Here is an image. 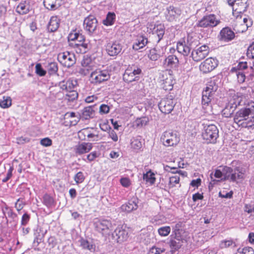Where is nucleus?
Masks as SVG:
<instances>
[{
    "label": "nucleus",
    "instance_id": "nucleus-1",
    "mask_svg": "<svg viewBox=\"0 0 254 254\" xmlns=\"http://www.w3.org/2000/svg\"><path fill=\"white\" fill-rule=\"evenodd\" d=\"M234 122L239 127H247L254 120V102L238 110L233 116Z\"/></svg>",
    "mask_w": 254,
    "mask_h": 254
},
{
    "label": "nucleus",
    "instance_id": "nucleus-2",
    "mask_svg": "<svg viewBox=\"0 0 254 254\" xmlns=\"http://www.w3.org/2000/svg\"><path fill=\"white\" fill-rule=\"evenodd\" d=\"M218 89V85L215 80H211L206 84V86L202 92L201 104L203 109L210 108L211 101L213 95Z\"/></svg>",
    "mask_w": 254,
    "mask_h": 254
},
{
    "label": "nucleus",
    "instance_id": "nucleus-3",
    "mask_svg": "<svg viewBox=\"0 0 254 254\" xmlns=\"http://www.w3.org/2000/svg\"><path fill=\"white\" fill-rule=\"evenodd\" d=\"M218 129L215 125H209L204 127L202 136L203 139L207 140L208 142L215 143L218 137Z\"/></svg>",
    "mask_w": 254,
    "mask_h": 254
},
{
    "label": "nucleus",
    "instance_id": "nucleus-4",
    "mask_svg": "<svg viewBox=\"0 0 254 254\" xmlns=\"http://www.w3.org/2000/svg\"><path fill=\"white\" fill-rule=\"evenodd\" d=\"M179 225H176L174 230V237L170 240L169 245L171 249V252L174 254L176 251L178 250L182 246L184 243V239L181 235L180 231L179 229Z\"/></svg>",
    "mask_w": 254,
    "mask_h": 254
},
{
    "label": "nucleus",
    "instance_id": "nucleus-5",
    "mask_svg": "<svg viewBox=\"0 0 254 254\" xmlns=\"http://www.w3.org/2000/svg\"><path fill=\"white\" fill-rule=\"evenodd\" d=\"M161 140L166 146H173L179 142L180 138L177 132L168 130L165 131L162 134Z\"/></svg>",
    "mask_w": 254,
    "mask_h": 254
},
{
    "label": "nucleus",
    "instance_id": "nucleus-6",
    "mask_svg": "<svg viewBox=\"0 0 254 254\" xmlns=\"http://www.w3.org/2000/svg\"><path fill=\"white\" fill-rule=\"evenodd\" d=\"M220 23L219 20L217 19L216 17L214 14H209L203 16L196 24V26L198 27H214L216 26Z\"/></svg>",
    "mask_w": 254,
    "mask_h": 254
},
{
    "label": "nucleus",
    "instance_id": "nucleus-7",
    "mask_svg": "<svg viewBox=\"0 0 254 254\" xmlns=\"http://www.w3.org/2000/svg\"><path fill=\"white\" fill-rule=\"evenodd\" d=\"M58 61L64 66L70 67L76 62L75 55L68 51L60 53L58 56Z\"/></svg>",
    "mask_w": 254,
    "mask_h": 254
},
{
    "label": "nucleus",
    "instance_id": "nucleus-8",
    "mask_svg": "<svg viewBox=\"0 0 254 254\" xmlns=\"http://www.w3.org/2000/svg\"><path fill=\"white\" fill-rule=\"evenodd\" d=\"M94 225L96 230L103 235L109 234L112 226L111 221L107 219H96Z\"/></svg>",
    "mask_w": 254,
    "mask_h": 254
},
{
    "label": "nucleus",
    "instance_id": "nucleus-9",
    "mask_svg": "<svg viewBox=\"0 0 254 254\" xmlns=\"http://www.w3.org/2000/svg\"><path fill=\"white\" fill-rule=\"evenodd\" d=\"M209 48L205 45H202L192 51L191 56L195 62H199L205 58L209 54Z\"/></svg>",
    "mask_w": 254,
    "mask_h": 254
},
{
    "label": "nucleus",
    "instance_id": "nucleus-10",
    "mask_svg": "<svg viewBox=\"0 0 254 254\" xmlns=\"http://www.w3.org/2000/svg\"><path fill=\"white\" fill-rule=\"evenodd\" d=\"M175 104V101L172 99L166 98L161 100L158 104V107L162 113L168 114L173 111Z\"/></svg>",
    "mask_w": 254,
    "mask_h": 254
},
{
    "label": "nucleus",
    "instance_id": "nucleus-11",
    "mask_svg": "<svg viewBox=\"0 0 254 254\" xmlns=\"http://www.w3.org/2000/svg\"><path fill=\"white\" fill-rule=\"evenodd\" d=\"M97 25L98 21L94 16L89 15L84 19V28L89 34H92L95 31Z\"/></svg>",
    "mask_w": 254,
    "mask_h": 254
},
{
    "label": "nucleus",
    "instance_id": "nucleus-12",
    "mask_svg": "<svg viewBox=\"0 0 254 254\" xmlns=\"http://www.w3.org/2000/svg\"><path fill=\"white\" fill-rule=\"evenodd\" d=\"M91 77L95 83H100L109 79L110 75L108 70H96L91 73Z\"/></svg>",
    "mask_w": 254,
    "mask_h": 254
},
{
    "label": "nucleus",
    "instance_id": "nucleus-13",
    "mask_svg": "<svg viewBox=\"0 0 254 254\" xmlns=\"http://www.w3.org/2000/svg\"><path fill=\"white\" fill-rule=\"evenodd\" d=\"M218 65L217 60L209 58L206 59L199 65L200 70L203 73H208L213 70Z\"/></svg>",
    "mask_w": 254,
    "mask_h": 254
},
{
    "label": "nucleus",
    "instance_id": "nucleus-14",
    "mask_svg": "<svg viewBox=\"0 0 254 254\" xmlns=\"http://www.w3.org/2000/svg\"><path fill=\"white\" fill-rule=\"evenodd\" d=\"M113 239L118 243H122L128 238V232L122 227H117L112 233Z\"/></svg>",
    "mask_w": 254,
    "mask_h": 254
},
{
    "label": "nucleus",
    "instance_id": "nucleus-15",
    "mask_svg": "<svg viewBox=\"0 0 254 254\" xmlns=\"http://www.w3.org/2000/svg\"><path fill=\"white\" fill-rule=\"evenodd\" d=\"M182 13L181 10L173 5L168 7L165 12V17L169 21H173L177 18Z\"/></svg>",
    "mask_w": 254,
    "mask_h": 254
},
{
    "label": "nucleus",
    "instance_id": "nucleus-16",
    "mask_svg": "<svg viewBox=\"0 0 254 254\" xmlns=\"http://www.w3.org/2000/svg\"><path fill=\"white\" fill-rule=\"evenodd\" d=\"M108 54L110 56H117L122 50V46L118 42L109 43L106 48Z\"/></svg>",
    "mask_w": 254,
    "mask_h": 254
},
{
    "label": "nucleus",
    "instance_id": "nucleus-17",
    "mask_svg": "<svg viewBox=\"0 0 254 254\" xmlns=\"http://www.w3.org/2000/svg\"><path fill=\"white\" fill-rule=\"evenodd\" d=\"M69 45L77 54H84L89 50V45L87 42H75L70 43Z\"/></svg>",
    "mask_w": 254,
    "mask_h": 254
},
{
    "label": "nucleus",
    "instance_id": "nucleus-18",
    "mask_svg": "<svg viewBox=\"0 0 254 254\" xmlns=\"http://www.w3.org/2000/svg\"><path fill=\"white\" fill-rule=\"evenodd\" d=\"M235 33L231 29L228 27L223 28L220 32L219 40L225 42H228L234 39Z\"/></svg>",
    "mask_w": 254,
    "mask_h": 254
},
{
    "label": "nucleus",
    "instance_id": "nucleus-19",
    "mask_svg": "<svg viewBox=\"0 0 254 254\" xmlns=\"http://www.w3.org/2000/svg\"><path fill=\"white\" fill-rule=\"evenodd\" d=\"M138 203L137 198L133 197L127 203L123 204L121 207V209L123 211L127 213L131 212L133 210L137 209L138 208Z\"/></svg>",
    "mask_w": 254,
    "mask_h": 254
},
{
    "label": "nucleus",
    "instance_id": "nucleus-20",
    "mask_svg": "<svg viewBox=\"0 0 254 254\" xmlns=\"http://www.w3.org/2000/svg\"><path fill=\"white\" fill-rule=\"evenodd\" d=\"M60 86L63 90L67 91L74 90L77 86V81L75 79H69L67 81H63L60 83Z\"/></svg>",
    "mask_w": 254,
    "mask_h": 254
},
{
    "label": "nucleus",
    "instance_id": "nucleus-21",
    "mask_svg": "<svg viewBox=\"0 0 254 254\" xmlns=\"http://www.w3.org/2000/svg\"><path fill=\"white\" fill-rule=\"evenodd\" d=\"M192 43L188 40L187 43H179L177 44V49L179 53L185 56H187L192 49Z\"/></svg>",
    "mask_w": 254,
    "mask_h": 254
},
{
    "label": "nucleus",
    "instance_id": "nucleus-22",
    "mask_svg": "<svg viewBox=\"0 0 254 254\" xmlns=\"http://www.w3.org/2000/svg\"><path fill=\"white\" fill-rule=\"evenodd\" d=\"M248 0H237L236 2L231 5L233 10L237 13H242L246 11L248 6Z\"/></svg>",
    "mask_w": 254,
    "mask_h": 254
},
{
    "label": "nucleus",
    "instance_id": "nucleus-23",
    "mask_svg": "<svg viewBox=\"0 0 254 254\" xmlns=\"http://www.w3.org/2000/svg\"><path fill=\"white\" fill-rule=\"evenodd\" d=\"M92 144L89 142H82L75 147V153L81 155L89 152L92 148Z\"/></svg>",
    "mask_w": 254,
    "mask_h": 254
},
{
    "label": "nucleus",
    "instance_id": "nucleus-24",
    "mask_svg": "<svg viewBox=\"0 0 254 254\" xmlns=\"http://www.w3.org/2000/svg\"><path fill=\"white\" fill-rule=\"evenodd\" d=\"M95 116V111L92 106H88L85 107L81 111V113H79L80 119L82 120H89L93 118Z\"/></svg>",
    "mask_w": 254,
    "mask_h": 254
},
{
    "label": "nucleus",
    "instance_id": "nucleus-25",
    "mask_svg": "<svg viewBox=\"0 0 254 254\" xmlns=\"http://www.w3.org/2000/svg\"><path fill=\"white\" fill-rule=\"evenodd\" d=\"M246 170L244 168L240 167H237L234 169V172H232L231 175V181L234 182L238 180H243L244 179V174Z\"/></svg>",
    "mask_w": 254,
    "mask_h": 254
},
{
    "label": "nucleus",
    "instance_id": "nucleus-26",
    "mask_svg": "<svg viewBox=\"0 0 254 254\" xmlns=\"http://www.w3.org/2000/svg\"><path fill=\"white\" fill-rule=\"evenodd\" d=\"M236 109V105L234 106V104L228 102L222 111V116L227 118H231Z\"/></svg>",
    "mask_w": 254,
    "mask_h": 254
},
{
    "label": "nucleus",
    "instance_id": "nucleus-27",
    "mask_svg": "<svg viewBox=\"0 0 254 254\" xmlns=\"http://www.w3.org/2000/svg\"><path fill=\"white\" fill-rule=\"evenodd\" d=\"M60 22V20L57 16H52L48 24L47 28L48 31L50 32L57 31L59 27Z\"/></svg>",
    "mask_w": 254,
    "mask_h": 254
},
{
    "label": "nucleus",
    "instance_id": "nucleus-28",
    "mask_svg": "<svg viewBox=\"0 0 254 254\" xmlns=\"http://www.w3.org/2000/svg\"><path fill=\"white\" fill-rule=\"evenodd\" d=\"M62 0H44L45 7L49 10H55L62 4Z\"/></svg>",
    "mask_w": 254,
    "mask_h": 254
},
{
    "label": "nucleus",
    "instance_id": "nucleus-29",
    "mask_svg": "<svg viewBox=\"0 0 254 254\" xmlns=\"http://www.w3.org/2000/svg\"><path fill=\"white\" fill-rule=\"evenodd\" d=\"M148 42V40L145 37L139 36L133 44L132 48L135 50H138L144 47Z\"/></svg>",
    "mask_w": 254,
    "mask_h": 254
},
{
    "label": "nucleus",
    "instance_id": "nucleus-30",
    "mask_svg": "<svg viewBox=\"0 0 254 254\" xmlns=\"http://www.w3.org/2000/svg\"><path fill=\"white\" fill-rule=\"evenodd\" d=\"M178 63V58L173 55H169L164 61V64L170 67L177 66Z\"/></svg>",
    "mask_w": 254,
    "mask_h": 254
},
{
    "label": "nucleus",
    "instance_id": "nucleus-31",
    "mask_svg": "<svg viewBox=\"0 0 254 254\" xmlns=\"http://www.w3.org/2000/svg\"><path fill=\"white\" fill-rule=\"evenodd\" d=\"M153 33H156L158 37L157 43L159 42L164 35L165 27L164 25L158 24L155 25L153 28Z\"/></svg>",
    "mask_w": 254,
    "mask_h": 254
},
{
    "label": "nucleus",
    "instance_id": "nucleus-32",
    "mask_svg": "<svg viewBox=\"0 0 254 254\" xmlns=\"http://www.w3.org/2000/svg\"><path fill=\"white\" fill-rule=\"evenodd\" d=\"M139 79L138 76H135L129 71V69L127 68L123 74V79L127 83L136 81Z\"/></svg>",
    "mask_w": 254,
    "mask_h": 254
},
{
    "label": "nucleus",
    "instance_id": "nucleus-33",
    "mask_svg": "<svg viewBox=\"0 0 254 254\" xmlns=\"http://www.w3.org/2000/svg\"><path fill=\"white\" fill-rule=\"evenodd\" d=\"M30 5L25 1L20 2L16 7V11L20 14H25L29 11Z\"/></svg>",
    "mask_w": 254,
    "mask_h": 254
},
{
    "label": "nucleus",
    "instance_id": "nucleus-34",
    "mask_svg": "<svg viewBox=\"0 0 254 254\" xmlns=\"http://www.w3.org/2000/svg\"><path fill=\"white\" fill-rule=\"evenodd\" d=\"M143 179L145 181L146 183H149L150 185H153L156 181L155 174L151 170L143 174Z\"/></svg>",
    "mask_w": 254,
    "mask_h": 254
},
{
    "label": "nucleus",
    "instance_id": "nucleus-35",
    "mask_svg": "<svg viewBox=\"0 0 254 254\" xmlns=\"http://www.w3.org/2000/svg\"><path fill=\"white\" fill-rule=\"evenodd\" d=\"M243 28H239L237 29L238 33H243L246 31L249 27H250L253 25V21L249 17H246L243 18Z\"/></svg>",
    "mask_w": 254,
    "mask_h": 254
},
{
    "label": "nucleus",
    "instance_id": "nucleus-36",
    "mask_svg": "<svg viewBox=\"0 0 254 254\" xmlns=\"http://www.w3.org/2000/svg\"><path fill=\"white\" fill-rule=\"evenodd\" d=\"M116 14L114 12H109L107 15L106 18L103 21V24L106 26L112 25L115 20Z\"/></svg>",
    "mask_w": 254,
    "mask_h": 254
},
{
    "label": "nucleus",
    "instance_id": "nucleus-37",
    "mask_svg": "<svg viewBox=\"0 0 254 254\" xmlns=\"http://www.w3.org/2000/svg\"><path fill=\"white\" fill-rule=\"evenodd\" d=\"M92 62L90 58L84 57L81 61V65L83 67L86 68L87 74H88L92 70Z\"/></svg>",
    "mask_w": 254,
    "mask_h": 254
},
{
    "label": "nucleus",
    "instance_id": "nucleus-38",
    "mask_svg": "<svg viewBox=\"0 0 254 254\" xmlns=\"http://www.w3.org/2000/svg\"><path fill=\"white\" fill-rule=\"evenodd\" d=\"M46 69L50 75L56 74L58 70V64L56 62H51L46 66Z\"/></svg>",
    "mask_w": 254,
    "mask_h": 254
},
{
    "label": "nucleus",
    "instance_id": "nucleus-39",
    "mask_svg": "<svg viewBox=\"0 0 254 254\" xmlns=\"http://www.w3.org/2000/svg\"><path fill=\"white\" fill-rule=\"evenodd\" d=\"M80 245L84 249H87L91 252H94L95 250V246L87 240L81 239Z\"/></svg>",
    "mask_w": 254,
    "mask_h": 254
},
{
    "label": "nucleus",
    "instance_id": "nucleus-40",
    "mask_svg": "<svg viewBox=\"0 0 254 254\" xmlns=\"http://www.w3.org/2000/svg\"><path fill=\"white\" fill-rule=\"evenodd\" d=\"M3 213L4 215H7L8 217H10L13 221H16L17 220V215L16 213L13 212L12 210L10 208L5 207L2 209Z\"/></svg>",
    "mask_w": 254,
    "mask_h": 254
},
{
    "label": "nucleus",
    "instance_id": "nucleus-41",
    "mask_svg": "<svg viewBox=\"0 0 254 254\" xmlns=\"http://www.w3.org/2000/svg\"><path fill=\"white\" fill-rule=\"evenodd\" d=\"M242 101V97L239 96L237 94H234L229 99V103L236 105V108L241 105Z\"/></svg>",
    "mask_w": 254,
    "mask_h": 254
},
{
    "label": "nucleus",
    "instance_id": "nucleus-42",
    "mask_svg": "<svg viewBox=\"0 0 254 254\" xmlns=\"http://www.w3.org/2000/svg\"><path fill=\"white\" fill-rule=\"evenodd\" d=\"M142 144L140 136L133 138L131 142V147L135 150H138L142 147Z\"/></svg>",
    "mask_w": 254,
    "mask_h": 254
},
{
    "label": "nucleus",
    "instance_id": "nucleus-43",
    "mask_svg": "<svg viewBox=\"0 0 254 254\" xmlns=\"http://www.w3.org/2000/svg\"><path fill=\"white\" fill-rule=\"evenodd\" d=\"M11 105V99L10 97L3 96L0 99V106L2 108H7Z\"/></svg>",
    "mask_w": 254,
    "mask_h": 254
},
{
    "label": "nucleus",
    "instance_id": "nucleus-44",
    "mask_svg": "<svg viewBox=\"0 0 254 254\" xmlns=\"http://www.w3.org/2000/svg\"><path fill=\"white\" fill-rule=\"evenodd\" d=\"M148 57L151 60L156 61L160 57V54L155 48H153L150 50Z\"/></svg>",
    "mask_w": 254,
    "mask_h": 254
},
{
    "label": "nucleus",
    "instance_id": "nucleus-45",
    "mask_svg": "<svg viewBox=\"0 0 254 254\" xmlns=\"http://www.w3.org/2000/svg\"><path fill=\"white\" fill-rule=\"evenodd\" d=\"M172 80L170 78H167L163 80L162 83V88L165 90H171L173 88V84Z\"/></svg>",
    "mask_w": 254,
    "mask_h": 254
},
{
    "label": "nucleus",
    "instance_id": "nucleus-46",
    "mask_svg": "<svg viewBox=\"0 0 254 254\" xmlns=\"http://www.w3.org/2000/svg\"><path fill=\"white\" fill-rule=\"evenodd\" d=\"M233 245L234 247H235V243L233 242L232 240H229L222 241L220 243L219 246L221 249H225Z\"/></svg>",
    "mask_w": 254,
    "mask_h": 254
},
{
    "label": "nucleus",
    "instance_id": "nucleus-47",
    "mask_svg": "<svg viewBox=\"0 0 254 254\" xmlns=\"http://www.w3.org/2000/svg\"><path fill=\"white\" fill-rule=\"evenodd\" d=\"M171 231V228L169 226H164L158 229L159 234L161 236H168Z\"/></svg>",
    "mask_w": 254,
    "mask_h": 254
},
{
    "label": "nucleus",
    "instance_id": "nucleus-48",
    "mask_svg": "<svg viewBox=\"0 0 254 254\" xmlns=\"http://www.w3.org/2000/svg\"><path fill=\"white\" fill-rule=\"evenodd\" d=\"M68 93L66 94V99L69 101H73L76 99L78 97V93L76 90H71V91H67Z\"/></svg>",
    "mask_w": 254,
    "mask_h": 254
},
{
    "label": "nucleus",
    "instance_id": "nucleus-49",
    "mask_svg": "<svg viewBox=\"0 0 254 254\" xmlns=\"http://www.w3.org/2000/svg\"><path fill=\"white\" fill-rule=\"evenodd\" d=\"M43 201L44 204L47 207H50L54 203L53 198L47 194L44 195Z\"/></svg>",
    "mask_w": 254,
    "mask_h": 254
},
{
    "label": "nucleus",
    "instance_id": "nucleus-50",
    "mask_svg": "<svg viewBox=\"0 0 254 254\" xmlns=\"http://www.w3.org/2000/svg\"><path fill=\"white\" fill-rule=\"evenodd\" d=\"M127 69H129V71L135 76H138L141 73V69L137 66L135 65H132L130 66H128Z\"/></svg>",
    "mask_w": 254,
    "mask_h": 254
},
{
    "label": "nucleus",
    "instance_id": "nucleus-51",
    "mask_svg": "<svg viewBox=\"0 0 254 254\" xmlns=\"http://www.w3.org/2000/svg\"><path fill=\"white\" fill-rule=\"evenodd\" d=\"M36 73L40 76H45L46 74V71L44 70L40 64H36L35 66Z\"/></svg>",
    "mask_w": 254,
    "mask_h": 254
},
{
    "label": "nucleus",
    "instance_id": "nucleus-52",
    "mask_svg": "<svg viewBox=\"0 0 254 254\" xmlns=\"http://www.w3.org/2000/svg\"><path fill=\"white\" fill-rule=\"evenodd\" d=\"M180 181V177L178 176L170 177L169 178V186L170 188H173Z\"/></svg>",
    "mask_w": 254,
    "mask_h": 254
},
{
    "label": "nucleus",
    "instance_id": "nucleus-53",
    "mask_svg": "<svg viewBox=\"0 0 254 254\" xmlns=\"http://www.w3.org/2000/svg\"><path fill=\"white\" fill-rule=\"evenodd\" d=\"M148 122V119L146 117H143L139 119H137L135 124L137 127H143L145 126Z\"/></svg>",
    "mask_w": 254,
    "mask_h": 254
},
{
    "label": "nucleus",
    "instance_id": "nucleus-54",
    "mask_svg": "<svg viewBox=\"0 0 254 254\" xmlns=\"http://www.w3.org/2000/svg\"><path fill=\"white\" fill-rule=\"evenodd\" d=\"M74 181L76 184L81 183L84 180V176L81 172H78L74 176Z\"/></svg>",
    "mask_w": 254,
    "mask_h": 254
},
{
    "label": "nucleus",
    "instance_id": "nucleus-55",
    "mask_svg": "<svg viewBox=\"0 0 254 254\" xmlns=\"http://www.w3.org/2000/svg\"><path fill=\"white\" fill-rule=\"evenodd\" d=\"M237 76L238 82L243 83L246 79V75L245 73L242 71H238L237 72Z\"/></svg>",
    "mask_w": 254,
    "mask_h": 254
},
{
    "label": "nucleus",
    "instance_id": "nucleus-56",
    "mask_svg": "<svg viewBox=\"0 0 254 254\" xmlns=\"http://www.w3.org/2000/svg\"><path fill=\"white\" fill-rule=\"evenodd\" d=\"M78 32L75 30H73L71 31L68 36V40L69 42L70 41H72L73 42H75L77 39Z\"/></svg>",
    "mask_w": 254,
    "mask_h": 254
},
{
    "label": "nucleus",
    "instance_id": "nucleus-57",
    "mask_svg": "<svg viewBox=\"0 0 254 254\" xmlns=\"http://www.w3.org/2000/svg\"><path fill=\"white\" fill-rule=\"evenodd\" d=\"M41 144L44 146H49L52 145V140L48 137L43 138L41 140Z\"/></svg>",
    "mask_w": 254,
    "mask_h": 254
},
{
    "label": "nucleus",
    "instance_id": "nucleus-58",
    "mask_svg": "<svg viewBox=\"0 0 254 254\" xmlns=\"http://www.w3.org/2000/svg\"><path fill=\"white\" fill-rule=\"evenodd\" d=\"M109 111L110 107L107 105L102 104L100 107V113L101 114H107Z\"/></svg>",
    "mask_w": 254,
    "mask_h": 254
},
{
    "label": "nucleus",
    "instance_id": "nucleus-59",
    "mask_svg": "<svg viewBox=\"0 0 254 254\" xmlns=\"http://www.w3.org/2000/svg\"><path fill=\"white\" fill-rule=\"evenodd\" d=\"M98 155H97V153L96 151H93L91 152L90 154H89L87 156V159L89 161L91 162L95 160V158H96Z\"/></svg>",
    "mask_w": 254,
    "mask_h": 254
},
{
    "label": "nucleus",
    "instance_id": "nucleus-60",
    "mask_svg": "<svg viewBox=\"0 0 254 254\" xmlns=\"http://www.w3.org/2000/svg\"><path fill=\"white\" fill-rule=\"evenodd\" d=\"M220 167H222V173L223 174H231L233 172V170L232 168L225 166H220Z\"/></svg>",
    "mask_w": 254,
    "mask_h": 254
},
{
    "label": "nucleus",
    "instance_id": "nucleus-61",
    "mask_svg": "<svg viewBox=\"0 0 254 254\" xmlns=\"http://www.w3.org/2000/svg\"><path fill=\"white\" fill-rule=\"evenodd\" d=\"M29 219H30L29 215L27 213L24 214L22 217L21 223V225H26L27 224V223L28 222V221H29Z\"/></svg>",
    "mask_w": 254,
    "mask_h": 254
},
{
    "label": "nucleus",
    "instance_id": "nucleus-62",
    "mask_svg": "<svg viewBox=\"0 0 254 254\" xmlns=\"http://www.w3.org/2000/svg\"><path fill=\"white\" fill-rule=\"evenodd\" d=\"M13 170V167H10L7 173L6 177L2 179V182L3 183L6 182L11 177L12 172Z\"/></svg>",
    "mask_w": 254,
    "mask_h": 254
},
{
    "label": "nucleus",
    "instance_id": "nucleus-63",
    "mask_svg": "<svg viewBox=\"0 0 254 254\" xmlns=\"http://www.w3.org/2000/svg\"><path fill=\"white\" fill-rule=\"evenodd\" d=\"M121 184L125 187H127L130 185V181L128 178H122L120 180Z\"/></svg>",
    "mask_w": 254,
    "mask_h": 254
},
{
    "label": "nucleus",
    "instance_id": "nucleus-64",
    "mask_svg": "<svg viewBox=\"0 0 254 254\" xmlns=\"http://www.w3.org/2000/svg\"><path fill=\"white\" fill-rule=\"evenodd\" d=\"M242 253L244 254H254V251L251 247L245 248L242 250Z\"/></svg>",
    "mask_w": 254,
    "mask_h": 254
}]
</instances>
